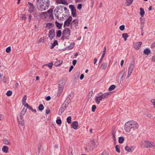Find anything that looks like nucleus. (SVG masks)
Segmentation results:
<instances>
[{"label":"nucleus","mask_w":155,"mask_h":155,"mask_svg":"<svg viewBox=\"0 0 155 155\" xmlns=\"http://www.w3.org/2000/svg\"><path fill=\"white\" fill-rule=\"evenodd\" d=\"M36 5L38 9L41 11L45 10L48 8L47 7V6L42 3L40 0H37Z\"/></svg>","instance_id":"1"},{"label":"nucleus","mask_w":155,"mask_h":155,"mask_svg":"<svg viewBox=\"0 0 155 155\" xmlns=\"http://www.w3.org/2000/svg\"><path fill=\"white\" fill-rule=\"evenodd\" d=\"M53 9L51 8L48 10L47 12H45L42 13V14L44 16L46 17V16H48L49 18L51 19H53L54 18L53 15Z\"/></svg>","instance_id":"2"},{"label":"nucleus","mask_w":155,"mask_h":155,"mask_svg":"<svg viewBox=\"0 0 155 155\" xmlns=\"http://www.w3.org/2000/svg\"><path fill=\"white\" fill-rule=\"evenodd\" d=\"M132 126L130 121L127 122L125 124L124 129L125 131L127 132H129L132 131Z\"/></svg>","instance_id":"3"},{"label":"nucleus","mask_w":155,"mask_h":155,"mask_svg":"<svg viewBox=\"0 0 155 155\" xmlns=\"http://www.w3.org/2000/svg\"><path fill=\"white\" fill-rule=\"evenodd\" d=\"M143 147H145L149 148L155 147V144L153 142H150L148 140H145L143 143Z\"/></svg>","instance_id":"4"},{"label":"nucleus","mask_w":155,"mask_h":155,"mask_svg":"<svg viewBox=\"0 0 155 155\" xmlns=\"http://www.w3.org/2000/svg\"><path fill=\"white\" fill-rule=\"evenodd\" d=\"M28 11L30 13H32L34 11L35 7L32 3L30 2H28Z\"/></svg>","instance_id":"5"},{"label":"nucleus","mask_w":155,"mask_h":155,"mask_svg":"<svg viewBox=\"0 0 155 155\" xmlns=\"http://www.w3.org/2000/svg\"><path fill=\"white\" fill-rule=\"evenodd\" d=\"M72 20V17L71 16H70L64 22L63 25L64 27L65 28L66 27H69L71 23Z\"/></svg>","instance_id":"6"},{"label":"nucleus","mask_w":155,"mask_h":155,"mask_svg":"<svg viewBox=\"0 0 155 155\" xmlns=\"http://www.w3.org/2000/svg\"><path fill=\"white\" fill-rule=\"evenodd\" d=\"M131 126H132V131L137 129L139 127V125L134 120H130Z\"/></svg>","instance_id":"7"},{"label":"nucleus","mask_w":155,"mask_h":155,"mask_svg":"<svg viewBox=\"0 0 155 155\" xmlns=\"http://www.w3.org/2000/svg\"><path fill=\"white\" fill-rule=\"evenodd\" d=\"M62 35L68 38L71 35V31L69 28H65L62 31Z\"/></svg>","instance_id":"8"},{"label":"nucleus","mask_w":155,"mask_h":155,"mask_svg":"<svg viewBox=\"0 0 155 155\" xmlns=\"http://www.w3.org/2000/svg\"><path fill=\"white\" fill-rule=\"evenodd\" d=\"M134 67V64H130V66L128 68V72L127 78H128L130 77L132 72L133 71Z\"/></svg>","instance_id":"9"},{"label":"nucleus","mask_w":155,"mask_h":155,"mask_svg":"<svg viewBox=\"0 0 155 155\" xmlns=\"http://www.w3.org/2000/svg\"><path fill=\"white\" fill-rule=\"evenodd\" d=\"M48 36L51 40L54 38L55 36V30L54 29H51L49 31Z\"/></svg>","instance_id":"10"},{"label":"nucleus","mask_w":155,"mask_h":155,"mask_svg":"<svg viewBox=\"0 0 155 155\" xmlns=\"http://www.w3.org/2000/svg\"><path fill=\"white\" fill-rule=\"evenodd\" d=\"M78 122L77 121H74L72 122L71 124V127L75 130L77 129L78 127Z\"/></svg>","instance_id":"11"},{"label":"nucleus","mask_w":155,"mask_h":155,"mask_svg":"<svg viewBox=\"0 0 155 155\" xmlns=\"http://www.w3.org/2000/svg\"><path fill=\"white\" fill-rule=\"evenodd\" d=\"M135 147L133 146H131L129 147L128 146H126L125 148V150L127 151L128 152H132L135 148Z\"/></svg>","instance_id":"12"},{"label":"nucleus","mask_w":155,"mask_h":155,"mask_svg":"<svg viewBox=\"0 0 155 155\" xmlns=\"http://www.w3.org/2000/svg\"><path fill=\"white\" fill-rule=\"evenodd\" d=\"M142 43L141 42H137L135 43V45L134 46V47L137 50H139L140 47Z\"/></svg>","instance_id":"13"},{"label":"nucleus","mask_w":155,"mask_h":155,"mask_svg":"<svg viewBox=\"0 0 155 155\" xmlns=\"http://www.w3.org/2000/svg\"><path fill=\"white\" fill-rule=\"evenodd\" d=\"M72 25H74V27L77 29V27L78 26V19H74L71 22Z\"/></svg>","instance_id":"14"},{"label":"nucleus","mask_w":155,"mask_h":155,"mask_svg":"<svg viewBox=\"0 0 155 155\" xmlns=\"http://www.w3.org/2000/svg\"><path fill=\"white\" fill-rule=\"evenodd\" d=\"M103 99V98L101 95L96 98L95 100V102L97 104H99L100 102V101H101Z\"/></svg>","instance_id":"15"},{"label":"nucleus","mask_w":155,"mask_h":155,"mask_svg":"<svg viewBox=\"0 0 155 155\" xmlns=\"http://www.w3.org/2000/svg\"><path fill=\"white\" fill-rule=\"evenodd\" d=\"M64 87L62 86H59L58 89V94H57V97H59L62 93Z\"/></svg>","instance_id":"16"},{"label":"nucleus","mask_w":155,"mask_h":155,"mask_svg":"<svg viewBox=\"0 0 155 155\" xmlns=\"http://www.w3.org/2000/svg\"><path fill=\"white\" fill-rule=\"evenodd\" d=\"M25 107H26L27 108L29 109V110H31L32 112H36V109H33L32 107L29 105L28 104L26 103L25 105Z\"/></svg>","instance_id":"17"},{"label":"nucleus","mask_w":155,"mask_h":155,"mask_svg":"<svg viewBox=\"0 0 155 155\" xmlns=\"http://www.w3.org/2000/svg\"><path fill=\"white\" fill-rule=\"evenodd\" d=\"M55 25L57 27L58 29H60L62 27L63 24L59 23L56 21H55Z\"/></svg>","instance_id":"18"},{"label":"nucleus","mask_w":155,"mask_h":155,"mask_svg":"<svg viewBox=\"0 0 155 155\" xmlns=\"http://www.w3.org/2000/svg\"><path fill=\"white\" fill-rule=\"evenodd\" d=\"M69 8L71 10V12L76 11V9L74 6L73 5H69Z\"/></svg>","instance_id":"19"},{"label":"nucleus","mask_w":155,"mask_h":155,"mask_svg":"<svg viewBox=\"0 0 155 155\" xmlns=\"http://www.w3.org/2000/svg\"><path fill=\"white\" fill-rule=\"evenodd\" d=\"M69 104V103H68L66 101H65L62 104V107L64 108L65 109H66L67 107L68 106Z\"/></svg>","instance_id":"20"},{"label":"nucleus","mask_w":155,"mask_h":155,"mask_svg":"<svg viewBox=\"0 0 155 155\" xmlns=\"http://www.w3.org/2000/svg\"><path fill=\"white\" fill-rule=\"evenodd\" d=\"M110 94V92H106L103 94L101 96L103 98V99L106 98L108 97Z\"/></svg>","instance_id":"21"},{"label":"nucleus","mask_w":155,"mask_h":155,"mask_svg":"<svg viewBox=\"0 0 155 155\" xmlns=\"http://www.w3.org/2000/svg\"><path fill=\"white\" fill-rule=\"evenodd\" d=\"M8 150V148L6 146H4L2 148V151L6 153H7Z\"/></svg>","instance_id":"22"},{"label":"nucleus","mask_w":155,"mask_h":155,"mask_svg":"<svg viewBox=\"0 0 155 155\" xmlns=\"http://www.w3.org/2000/svg\"><path fill=\"white\" fill-rule=\"evenodd\" d=\"M58 42L57 40H55L53 43H51V48L53 49L56 45H58Z\"/></svg>","instance_id":"23"},{"label":"nucleus","mask_w":155,"mask_h":155,"mask_svg":"<svg viewBox=\"0 0 155 155\" xmlns=\"http://www.w3.org/2000/svg\"><path fill=\"white\" fill-rule=\"evenodd\" d=\"M107 65L106 63H103L101 66V68L103 70H105L107 68Z\"/></svg>","instance_id":"24"},{"label":"nucleus","mask_w":155,"mask_h":155,"mask_svg":"<svg viewBox=\"0 0 155 155\" xmlns=\"http://www.w3.org/2000/svg\"><path fill=\"white\" fill-rule=\"evenodd\" d=\"M134 0H126V5L129 6L132 4Z\"/></svg>","instance_id":"25"},{"label":"nucleus","mask_w":155,"mask_h":155,"mask_svg":"<svg viewBox=\"0 0 155 155\" xmlns=\"http://www.w3.org/2000/svg\"><path fill=\"white\" fill-rule=\"evenodd\" d=\"M150 53V50L148 48L145 49L144 50V53L146 55H149Z\"/></svg>","instance_id":"26"},{"label":"nucleus","mask_w":155,"mask_h":155,"mask_svg":"<svg viewBox=\"0 0 155 155\" xmlns=\"http://www.w3.org/2000/svg\"><path fill=\"white\" fill-rule=\"evenodd\" d=\"M125 71L124 70L120 72L119 75V77H120V79L121 80L124 76L125 74Z\"/></svg>","instance_id":"27"},{"label":"nucleus","mask_w":155,"mask_h":155,"mask_svg":"<svg viewBox=\"0 0 155 155\" xmlns=\"http://www.w3.org/2000/svg\"><path fill=\"white\" fill-rule=\"evenodd\" d=\"M53 65V62H51L50 63L47 64L45 65L44 66H48L50 69H51L52 68V66Z\"/></svg>","instance_id":"28"},{"label":"nucleus","mask_w":155,"mask_h":155,"mask_svg":"<svg viewBox=\"0 0 155 155\" xmlns=\"http://www.w3.org/2000/svg\"><path fill=\"white\" fill-rule=\"evenodd\" d=\"M140 15L142 17H143L144 16V15L145 14V12L144 10V9L141 8H140Z\"/></svg>","instance_id":"29"},{"label":"nucleus","mask_w":155,"mask_h":155,"mask_svg":"<svg viewBox=\"0 0 155 155\" xmlns=\"http://www.w3.org/2000/svg\"><path fill=\"white\" fill-rule=\"evenodd\" d=\"M122 36L124 38V40L126 41L127 40V38L129 37L127 33H123L122 35Z\"/></svg>","instance_id":"30"},{"label":"nucleus","mask_w":155,"mask_h":155,"mask_svg":"<svg viewBox=\"0 0 155 155\" xmlns=\"http://www.w3.org/2000/svg\"><path fill=\"white\" fill-rule=\"evenodd\" d=\"M61 33H62L61 30H58L56 32V37H60L61 36Z\"/></svg>","instance_id":"31"},{"label":"nucleus","mask_w":155,"mask_h":155,"mask_svg":"<svg viewBox=\"0 0 155 155\" xmlns=\"http://www.w3.org/2000/svg\"><path fill=\"white\" fill-rule=\"evenodd\" d=\"M21 18L23 20H25L26 19V15L25 14H21Z\"/></svg>","instance_id":"32"},{"label":"nucleus","mask_w":155,"mask_h":155,"mask_svg":"<svg viewBox=\"0 0 155 155\" xmlns=\"http://www.w3.org/2000/svg\"><path fill=\"white\" fill-rule=\"evenodd\" d=\"M116 87V86L114 85H111L109 88L108 90L109 91H111L114 90Z\"/></svg>","instance_id":"33"},{"label":"nucleus","mask_w":155,"mask_h":155,"mask_svg":"<svg viewBox=\"0 0 155 155\" xmlns=\"http://www.w3.org/2000/svg\"><path fill=\"white\" fill-rule=\"evenodd\" d=\"M124 138L123 137H120L119 138L118 142L119 143H122L124 141Z\"/></svg>","instance_id":"34"},{"label":"nucleus","mask_w":155,"mask_h":155,"mask_svg":"<svg viewBox=\"0 0 155 155\" xmlns=\"http://www.w3.org/2000/svg\"><path fill=\"white\" fill-rule=\"evenodd\" d=\"M93 94V92L92 91H90L89 92L87 96V98L88 99V100L91 97Z\"/></svg>","instance_id":"35"},{"label":"nucleus","mask_w":155,"mask_h":155,"mask_svg":"<svg viewBox=\"0 0 155 155\" xmlns=\"http://www.w3.org/2000/svg\"><path fill=\"white\" fill-rule=\"evenodd\" d=\"M96 142H97V140L95 139L91 141L92 144L94 147H95L97 146Z\"/></svg>","instance_id":"36"},{"label":"nucleus","mask_w":155,"mask_h":155,"mask_svg":"<svg viewBox=\"0 0 155 155\" xmlns=\"http://www.w3.org/2000/svg\"><path fill=\"white\" fill-rule=\"evenodd\" d=\"M38 110L41 111H42L44 109V106L42 104H40L38 106Z\"/></svg>","instance_id":"37"},{"label":"nucleus","mask_w":155,"mask_h":155,"mask_svg":"<svg viewBox=\"0 0 155 155\" xmlns=\"http://www.w3.org/2000/svg\"><path fill=\"white\" fill-rule=\"evenodd\" d=\"M63 61L61 60H59L57 62H55V64H56V66L60 65L61 64H62Z\"/></svg>","instance_id":"38"},{"label":"nucleus","mask_w":155,"mask_h":155,"mask_svg":"<svg viewBox=\"0 0 155 155\" xmlns=\"http://www.w3.org/2000/svg\"><path fill=\"white\" fill-rule=\"evenodd\" d=\"M67 121L68 124H71V116L68 117L67 118Z\"/></svg>","instance_id":"39"},{"label":"nucleus","mask_w":155,"mask_h":155,"mask_svg":"<svg viewBox=\"0 0 155 155\" xmlns=\"http://www.w3.org/2000/svg\"><path fill=\"white\" fill-rule=\"evenodd\" d=\"M18 120L19 122V123L21 125V126H23L24 124V121L23 120H21V119H19V120L18 118Z\"/></svg>","instance_id":"40"},{"label":"nucleus","mask_w":155,"mask_h":155,"mask_svg":"<svg viewBox=\"0 0 155 155\" xmlns=\"http://www.w3.org/2000/svg\"><path fill=\"white\" fill-rule=\"evenodd\" d=\"M3 142L4 143L7 145H9L10 144V143L9 142V141L7 139H5L4 140Z\"/></svg>","instance_id":"41"},{"label":"nucleus","mask_w":155,"mask_h":155,"mask_svg":"<svg viewBox=\"0 0 155 155\" xmlns=\"http://www.w3.org/2000/svg\"><path fill=\"white\" fill-rule=\"evenodd\" d=\"M32 13L34 18H37L39 16L36 11H34Z\"/></svg>","instance_id":"42"},{"label":"nucleus","mask_w":155,"mask_h":155,"mask_svg":"<svg viewBox=\"0 0 155 155\" xmlns=\"http://www.w3.org/2000/svg\"><path fill=\"white\" fill-rule=\"evenodd\" d=\"M116 151L118 153L120 152V150L119 149V147L118 145H116L115 146Z\"/></svg>","instance_id":"43"},{"label":"nucleus","mask_w":155,"mask_h":155,"mask_svg":"<svg viewBox=\"0 0 155 155\" xmlns=\"http://www.w3.org/2000/svg\"><path fill=\"white\" fill-rule=\"evenodd\" d=\"M65 110V109L62 106L60 108L59 112L62 114Z\"/></svg>","instance_id":"44"},{"label":"nucleus","mask_w":155,"mask_h":155,"mask_svg":"<svg viewBox=\"0 0 155 155\" xmlns=\"http://www.w3.org/2000/svg\"><path fill=\"white\" fill-rule=\"evenodd\" d=\"M12 94V91L9 90L7 91L6 94L7 96H11Z\"/></svg>","instance_id":"45"},{"label":"nucleus","mask_w":155,"mask_h":155,"mask_svg":"<svg viewBox=\"0 0 155 155\" xmlns=\"http://www.w3.org/2000/svg\"><path fill=\"white\" fill-rule=\"evenodd\" d=\"M64 83L63 82V81H60L59 82V86H62L64 87Z\"/></svg>","instance_id":"46"},{"label":"nucleus","mask_w":155,"mask_h":155,"mask_svg":"<svg viewBox=\"0 0 155 155\" xmlns=\"http://www.w3.org/2000/svg\"><path fill=\"white\" fill-rule=\"evenodd\" d=\"M104 55H104V53H103L102 54V55L101 57V58H100V59L99 60V64H100L101 63L102 61L103 58H104Z\"/></svg>","instance_id":"47"},{"label":"nucleus","mask_w":155,"mask_h":155,"mask_svg":"<svg viewBox=\"0 0 155 155\" xmlns=\"http://www.w3.org/2000/svg\"><path fill=\"white\" fill-rule=\"evenodd\" d=\"M26 110H27V109L26 108H24L21 111V114H22V115H24L25 114L26 112Z\"/></svg>","instance_id":"48"},{"label":"nucleus","mask_w":155,"mask_h":155,"mask_svg":"<svg viewBox=\"0 0 155 155\" xmlns=\"http://www.w3.org/2000/svg\"><path fill=\"white\" fill-rule=\"evenodd\" d=\"M96 108V106L95 105H93L92 107L91 111L93 112H94Z\"/></svg>","instance_id":"49"},{"label":"nucleus","mask_w":155,"mask_h":155,"mask_svg":"<svg viewBox=\"0 0 155 155\" xmlns=\"http://www.w3.org/2000/svg\"><path fill=\"white\" fill-rule=\"evenodd\" d=\"M57 124L58 125H60L61 124V119H57L56 120Z\"/></svg>","instance_id":"50"},{"label":"nucleus","mask_w":155,"mask_h":155,"mask_svg":"<svg viewBox=\"0 0 155 155\" xmlns=\"http://www.w3.org/2000/svg\"><path fill=\"white\" fill-rule=\"evenodd\" d=\"M11 51V48L10 47H8L6 49V51L7 53H9Z\"/></svg>","instance_id":"51"},{"label":"nucleus","mask_w":155,"mask_h":155,"mask_svg":"<svg viewBox=\"0 0 155 155\" xmlns=\"http://www.w3.org/2000/svg\"><path fill=\"white\" fill-rule=\"evenodd\" d=\"M120 30L122 31H123L125 29V26L124 25H122L120 26L119 27Z\"/></svg>","instance_id":"52"},{"label":"nucleus","mask_w":155,"mask_h":155,"mask_svg":"<svg viewBox=\"0 0 155 155\" xmlns=\"http://www.w3.org/2000/svg\"><path fill=\"white\" fill-rule=\"evenodd\" d=\"M52 24L51 23H47L46 24V27L50 28V26L52 25Z\"/></svg>","instance_id":"53"},{"label":"nucleus","mask_w":155,"mask_h":155,"mask_svg":"<svg viewBox=\"0 0 155 155\" xmlns=\"http://www.w3.org/2000/svg\"><path fill=\"white\" fill-rule=\"evenodd\" d=\"M27 99V96L26 95H25L22 100V102H25V101H26V100Z\"/></svg>","instance_id":"54"},{"label":"nucleus","mask_w":155,"mask_h":155,"mask_svg":"<svg viewBox=\"0 0 155 155\" xmlns=\"http://www.w3.org/2000/svg\"><path fill=\"white\" fill-rule=\"evenodd\" d=\"M31 18H32L31 14H30L28 15V21L29 22H30L31 21Z\"/></svg>","instance_id":"55"},{"label":"nucleus","mask_w":155,"mask_h":155,"mask_svg":"<svg viewBox=\"0 0 155 155\" xmlns=\"http://www.w3.org/2000/svg\"><path fill=\"white\" fill-rule=\"evenodd\" d=\"M82 5L81 4H79L77 6V9L79 10H80L82 8Z\"/></svg>","instance_id":"56"},{"label":"nucleus","mask_w":155,"mask_h":155,"mask_svg":"<svg viewBox=\"0 0 155 155\" xmlns=\"http://www.w3.org/2000/svg\"><path fill=\"white\" fill-rule=\"evenodd\" d=\"M68 38L66 36L64 35H62V36L61 37V39L62 40H64L65 39H68Z\"/></svg>","instance_id":"57"},{"label":"nucleus","mask_w":155,"mask_h":155,"mask_svg":"<svg viewBox=\"0 0 155 155\" xmlns=\"http://www.w3.org/2000/svg\"><path fill=\"white\" fill-rule=\"evenodd\" d=\"M151 101L153 103L154 107L155 108V99H152L151 100Z\"/></svg>","instance_id":"58"},{"label":"nucleus","mask_w":155,"mask_h":155,"mask_svg":"<svg viewBox=\"0 0 155 155\" xmlns=\"http://www.w3.org/2000/svg\"><path fill=\"white\" fill-rule=\"evenodd\" d=\"M71 15L73 17H75L76 16V11L74 12H71Z\"/></svg>","instance_id":"59"},{"label":"nucleus","mask_w":155,"mask_h":155,"mask_svg":"<svg viewBox=\"0 0 155 155\" xmlns=\"http://www.w3.org/2000/svg\"><path fill=\"white\" fill-rule=\"evenodd\" d=\"M112 135L113 137V138L114 140H115V133L114 132H113L112 133Z\"/></svg>","instance_id":"60"},{"label":"nucleus","mask_w":155,"mask_h":155,"mask_svg":"<svg viewBox=\"0 0 155 155\" xmlns=\"http://www.w3.org/2000/svg\"><path fill=\"white\" fill-rule=\"evenodd\" d=\"M41 148V145L38 146V154H39L40 153Z\"/></svg>","instance_id":"61"},{"label":"nucleus","mask_w":155,"mask_h":155,"mask_svg":"<svg viewBox=\"0 0 155 155\" xmlns=\"http://www.w3.org/2000/svg\"><path fill=\"white\" fill-rule=\"evenodd\" d=\"M45 99L46 101H48L50 100L51 97L50 96H48L45 97Z\"/></svg>","instance_id":"62"},{"label":"nucleus","mask_w":155,"mask_h":155,"mask_svg":"<svg viewBox=\"0 0 155 155\" xmlns=\"http://www.w3.org/2000/svg\"><path fill=\"white\" fill-rule=\"evenodd\" d=\"M50 110L49 109H47L46 110V114H48L50 112Z\"/></svg>","instance_id":"63"},{"label":"nucleus","mask_w":155,"mask_h":155,"mask_svg":"<svg viewBox=\"0 0 155 155\" xmlns=\"http://www.w3.org/2000/svg\"><path fill=\"white\" fill-rule=\"evenodd\" d=\"M101 155H109L106 152L104 151L102 153Z\"/></svg>","instance_id":"64"}]
</instances>
